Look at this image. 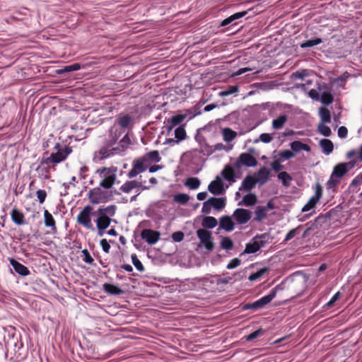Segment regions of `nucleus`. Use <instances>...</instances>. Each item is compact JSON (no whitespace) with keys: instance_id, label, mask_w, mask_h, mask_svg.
I'll return each mask as SVG.
<instances>
[{"instance_id":"0eeeda50","label":"nucleus","mask_w":362,"mask_h":362,"mask_svg":"<svg viewBox=\"0 0 362 362\" xmlns=\"http://www.w3.org/2000/svg\"><path fill=\"white\" fill-rule=\"evenodd\" d=\"M276 296V288H274L272 290H270L269 294L262 297L261 298L258 299L257 300L252 303H247L244 305L245 310L248 309H254L257 310L261 308L264 307L266 305L269 303Z\"/></svg>"},{"instance_id":"bf43d9fd","label":"nucleus","mask_w":362,"mask_h":362,"mask_svg":"<svg viewBox=\"0 0 362 362\" xmlns=\"http://www.w3.org/2000/svg\"><path fill=\"white\" fill-rule=\"evenodd\" d=\"M281 160L280 159H276L271 163L272 168L276 173H278L284 169V165H281Z\"/></svg>"},{"instance_id":"5fc2aeb1","label":"nucleus","mask_w":362,"mask_h":362,"mask_svg":"<svg viewBox=\"0 0 362 362\" xmlns=\"http://www.w3.org/2000/svg\"><path fill=\"white\" fill-rule=\"evenodd\" d=\"M319 132L325 136H329L332 134L331 129L325 124H320L318 126Z\"/></svg>"},{"instance_id":"4468645a","label":"nucleus","mask_w":362,"mask_h":362,"mask_svg":"<svg viewBox=\"0 0 362 362\" xmlns=\"http://www.w3.org/2000/svg\"><path fill=\"white\" fill-rule=\"evenodd\" d=\"M135 188H141L142 190L148 189V187L142 185L141 182L137 180H128L119 187V190L124 193L129 194Z\"/></svg>"},{"instance_id":"13d9d810","label":"nucleus","mask_w":362,"mask_h":362,"mask_svg":"<svg viewBox=\"0 0 362 362\" xmlns=\"http://www.w3.org/2000/svg\"><path fill=\"white\" fill-rule=\"evenodd\" d=\"M238 91V87L237 86H230L225 90L221 93L222 96H228L233 94Z\"/></svg>"},{"instance_id":"c9c22d12","label":"nucleus","mask_w":362,"mask_h":362,"mask_svg":"<svg viewBox=\"0 0 362 362\" xmlns=\"http://www.w3.org/2000/svg\"><path fill=\"white\" fill-rule=\"evenodd\" d=\"M185 115H176L173 116L169 121L170 125L168 129H172L174 127L180 124L185 119Z\"/></svg>"},{"instance_id":"7c9ffc66","label":"nucleus","mask_w":362,"mask_h":362,"mask_svg":"<svg viewBox=\"0 0 362 362\" xmlns=\"http://www.w3.org/2000/svg\"><path fill=\"white\" fill-rule=\"evenodd\" d=\"M339 182L340 179L336 177H333V175L331 174L329 179L327 180L326 183L327 190H331L332 193H336L337 187L339 185Z\"/></svg>"},{"instance_id":"6e6552de","label":"nucleus","mask_w":362,"mask_h":362,"mask_svg":"<svg viewBox=\"0 0 362 362\" xmlns=\"http://www.w3.org/2000/svg\"><path fill=\"white\" fill-rule=\"evenodd\" d=\"M258 161L255 156L248 153H242L233 165L235 169H240L243 166L247 168L255 167Z\"/></svg>"},{"instance_id":"052dcab7","label":"nucleus","mask_w":362,"mask_h":362,"mask_svg":"<svg viewBox=\"0 0 362 362\" xmlns=\"http://www.w3.org/2000/svg\"><path fill=\"white\" fill-rule=\"evenodd\" d=\"M322 192H323V190H322V187L321 185L319 183H317L315 185V195L313 196V197H314L315 199H317L319 202L320 198L322 197Z\"/></svg>"},{"instance_id":"a878e982","label":"nucleus","mask_w":362,"mask_h":362,"mask_svg":"<svg viewBox=\"0 0 362 362\" xmlns=\"http://www.w3.org/2000/svg\"><path fill=\"white\" fill-rule=\"evenodd\" d=\"M144 159L148 162V165L151 163H158L161 160V157L160 156L159 152L158 151H151L148 153H146L143 156Z\"/></svg>"},{"instance_id":"f704fd0d","label":"nucleus","mask_w":362,"mask_h":362,"mask_svg":"<svg viewBox=\"0 0 362 362\" xmlns=\"http://www.w3.org/2000/svg\"><path fill=\"white\" fill-rule=\"evenodd\" d=\"M209 202L212 207L216 210H221L226 205L225 199L223 198L211 197L209 198Z\"/></svg>"},{"instance_id":"09e8293b","label":"nucleus","mask_w":362,"mask_h":362,"mask_svg":"<svg viewBox=\"0 0 362 362\" xmlns=\"http://www.w3.org/2000/svg\"><path fill=\"white\" fill-rule=\"evenodd\" d=\"M303 228L302 225L298 226V227L291 230L286 235L284 243H286L292 238H293L297 234L300 233V230Z\"/></svg>"},{"instance_id":"79ce46f5","label":"nucleus","mask_w":362,"mask_h":362,"mask_svg":"<svg viewBox=\"0 0 362 362\" xmlns=\"http://www.w3.org/2000/svg\"><path fill=\"white\" fill-rule=\"evenodd\" d=\"M320 115L323 123H329L331 122V115L329 110L326 107H320Z\"/></svg>"},{"instance_id":"f03ea898","label":"nucleus","mask_w":362,"mask_h":362,"mask_svg":"<svg viewBox=\"0 0 362 362\" xmlns=\"http://www.w3.org/2000/svg\"><path fill=\"white\" fill-rule=\"evenodd\" d=\"M116 210L117 206L114 204L107 206H100L98 209L95 223L100 235H103L101 231H104L110 226L112 217L115 215Z\"/></svg>"},{"instance_id":"b1692460","label":"nucleus","mask_w":362,"mask_h":362,"mask_svg":"<svg viewBox=\"0 0 362 362\" xmlns=\"http://www.w3.org/2000/svg\"><path fill=\"white\" fill-rule=\"evenodd\" d=\"M291 151L299 152L300 151H310V146L306 144H303L300 141H294L291 143Z\"/></svg>"},{"instance_id":"8fccbe9b","label":"nucleus","mask_w":362,"mask_h":362,"mask_svg":"<svg viewBox=\"0 0 362 362\" xmlns=\"http://www.w3.org/2000/svg\"><path fill=\"white\" fill-rule=\"evenodd\" d=\"M221 247L224 250H230L233 247V242L230 238L224 237L221 241Z\"/></svg>"},{"instance_id":"e2e57ef3","label":"nucleus","mask_w":362,"mask_h":362,"mask_svg":"<svg viewBox=\"0 0 362 362\" xmlns=\"http://www.w3.org/2000/svg\"><path fill=\"white\" fill-rule=\"evenodd\" d=\"M184 237L185 235L182 231H176L172 234V238L175 242H181Z\"/></svg>"},{"instance_id":"f257e3e1","label":"nucleus","mask_w":362,"mask_h":362,"mask_svg":"<svg viewBox=\"0 0 362 362\" xmlns=\"http://www.w3.org/2000/svg\"><path fill=\"white\" fill-rule=\"evenodd\" d=\"M123 133V130L117 126H113L109 129L107 136L105 138L103 146L98 153L100 159L103 160L119 153V148L113 147Z\"/></svg>"},{"instance_id":"69168bd1","label":"nucleus","mask_w":362,"mask_h":362,"mask_svg":"<svg viewBox=\"0 0 362 362\" xmlns=\"http://www.w3.org/2000/svg\"><path fill=\"white\" fill-rule=\"evenodd\" d=\"M100 245L103 250L105 253H109L110 252V245L108 241L106 239L100 240Z\"/></svg>"},{"instance_id":"c85d7f7f","label":"nucleus","mask_w":362,"mask_h":362,"mask_svg":"<svg viewBox=\"0 0 362 362\" xmlns=\"http://www.w3.org/2000/svg\"><path fill=\"white\" fill-rule=\"evenodd\" d=\"M132 121V118L129 115H119L117 119V123L120 127L119 128L125 129L127 128Z\"/></svg>"},{"instance_id":"473e14b6","label":"nucleus","mask_w":362,"mask_h":362,"mask_svg":"<svg viewBox=\"0 0 362 362\" xmlns=\"http://www.w3.org/2000/svg\"><path fill=\"white\" fill-rule=\"evenodd\" d=\"M255 217L254 218L256 221H261L267 217V209L265 206H258L255 211Z\"/></svg>"},{"instance_id":"49530a36","label":"nucleus","mask_w":362,"mask_h":362,"mask_svg":"<svg viewBox=\"0 0 362 362\" xmlns=\"http://www.w3.org/2000/svg\"><path fill=\"white\" fill-rule=\"evenodd\" d=\"M189 196L187 194H177L174 196L173 200L182 205H185L189 200Z\"/></svg>"},{"instance_id":"bb28decb","label":"nucleus","mask_w":362,"mask_h":362,"mask_svg":"<svg viewBox=\"0 0 362 362\" xmlns=\"http://www.w3.org/2000/svg\"><path fill=\"white\" fill-rule=\"evenodd\" d=\"M256 179L261 185L264 184L269 177V170L266 167L261 168L257 173Z\"/></svg>"},{"instance_id":"ddd939ff","label":"nucleus","mask_w":362,"mask_h":362,"mask_svg":"<svg viewBox=\"0 0 362 362\" xmlns=\"http://www.w3.org/2000/svg\"><path fill=\"white\" fill-rule=\"evenodd\" d=\"M251 214V212L247 209H237L233 213V216L238 223L245 224L250 220Z\"/></svg>"},{"instance_id":"c03bdc74","label":"nucleus","mask_w":362,"mask_h":362,"mask_svg":"<svg viewBox=\"0 0 362 362\" xmlns=\"http://www.w3.org/2000/svg\"><path fill=\"white\" fill-rule=\"evenodd\" d=\"M257 201V197L254 194H248L245 195L243 199V204L247 206L255 205Z\"/></svg>"},{"instance_id":"1a4fd4ad","label":"nucleus","mask_w":362,"mask_h":362,"mask_svg":"<svg viewBox=\"0 0 362 362\" xmlns=\"http://www.w3.org/2000/svg\"><path fill=\"white\" fill-rule=\"evenodd\" d=\"M149 166L148 162L143 156L135 159L132 163V168L128 172L127 177L129 178L135 177L137 175L146 170Z\"/></svg>"},{"instance_id":"f8f14e48","label":"nucleus","mask_w":362,"mask_h":362,"mask_svg":"<svg viewBox=\"0 0 362 362\" xmlns=\"http://www.w3.org/2000/svg\"><path fill=\"white\" fill-rule=\"evenodd\" d=\"M160 233L151 229H144L141 233V237L149 245H154L160 239Z\"/></svg>"},{"instance_id":"864d4df0","label":"nucleus","mask_w":362,"mask_h":362,"mask_svg":"<svg viewBox=\"0 0 362 362\" xmlns=\"http://www.w3.org/2000/svg\"><path fill=\"white\" fill-rule=\"evenodd\" d=\"M278 156L284 160H289L295 156V153L291 150H283L279 151Z\"/></svg>"},{"instance_id":"72a5a7b5","label":"nucleus","mask_w":362,"mask_h":362,"mask_svg":"<svg viewBox=\"0 0 362 362\" xmlns=\"http://www.w3.org/2000/svg\"><path fill=\"white\" fill-rule=\"evenodd\" d=\"M131 144V139L129 136V134L127 133L119 141V146L117 148H119V152H121L127 150Z\"/></svg>"},{"instance_id":"338daca9","label":"nucleus","mask_w":362,"mask_h":362,"mask_svg":"<svg viewBox=\"0 0 362 362\" xmlns=\"http://www.w3.org/2000/svg\"><path fill=\"white\" fill-rule=\"evenodd\" d=\"M240 264V260L238 258H234L228 262V264L227 265V269H232L236 268Z\"/></svg>"},{"instance_id":"c756f323","label":"nucleus","mask_w":362,"mask_h":362,"mask_svg":"<svg viewBox=\"0 0 362 362\" xmlns=\"http://www.w3.org/2000/svg\"><path fill=\"white\" fill-rule=\"evenodd\" d=\"M320 145L322 148L323 153L329 155L333 151L334 145L331 140L327 139H322L320 141Z\"/></svg>"},{"instance_id":"f3484780","label":"nucleus","mask_w":362,"mask_h":362,"mask_svg":"<svg viewBox=\"0 0 362 362\" xmlns=\"http://www.w3.org/2000/svg\"><path fill=\"white\" fill-rule=\"evenodd\" d=\"M208 189L213 194H221L223 191V184L222 181L217 177L216 180L211 182L208 186Z\"/></svg>"},{"instance_id":"20e7f679","label":"nucleus","mask_w":362,"mask_h":362,"mask_svg":"<svg viewBox=\"0 0 362 362\" xmlns=\"http://www.w3.org/2000/svg\"><path fill=\"white\" fill-rule=\"evenodd\" d=\"M87 197L90 203L96 205L111 201L113 199V193L105 189H103L99 186L90 189Z\"/></svg>"},{"instance_id":"0e129e2a","label":"nucleus","mask_w":362,"mask_h":362,"mask_svg":"<svg viewBox=\"0 0 362 362\" xmlns=\"http://www.w3.org/2000/svg\"><path fill=\"white\" fill-rule=\"evenodd\" d=\"M262 333H263V330L262 329H259L250 333V334H248L246 337V339L247 341H252V340L256 339L257 337H258Z\"/></svg>"},{"instance_id":"a19ab883","label":"nucleus","mask_w":362,"mask_h":362,"mask_svg":"<svg viewBox=\"0 0 362 362\" xmlns=\"http://www.w3.org/2000/svg\"><path fill=\"white\" fill-rule=\"evenodd\" d=\"M187 137V133L183 126L177 127L175 130V139H177L179 142L183 141Z\"/></svg>"},{"instance_id":"5701e85b","label":"nucleus","mask_w":362,"mask_h":362,"mask_svg":"<svg viewBox=\"0 0 362 362\" xmlns=\"http://www.w3.org/2000/svg\"><path fill=\"white\" fill-rule=\"evenodd\" d=\"M220 228L226 231H231L234 229V223L228 216H223L220 218Z\"/></svg>"},{"instance_id":"2f4dec72","label":"nucleus","mask_w":362,"mask_h":362,"mask_svg":"<svg viewBox=\"0 0 362 362\" xmlns=\"http://www.w3.org/2000/svg\"><path fill=\"white\" fill-rule=\"evenodd\" d=\"M288 120L286 115H281L272 121V127L274 129H281Z\"/></svg>"},{"instance_id":"2eb2a0df","label":"nucleus","mask_w":362,"mask_h":362,"mask_svg":"<svg viewBox=\"0 0 362 362\" xmlns=\"http://www.w3.org/2000/svg\"><path fill=\"white\" fill-rule=\"evenodd\" d=\"M232 277L231 276H225V277H221V276L219 275H216V276H214L211 278V279L210 280H207L206 281V284L207 283H210L211 284H214L215 286H213L211 288L212 290L214 291H216V290H218L219 288L218 286L221 284H229L231 281H232Z\"/></svg>"},{"instance_id":"7ed1b4c3","label":"nucleus","mask_w":362,"mask_h":362,"mask_svg":"<svg viewBox=\"0 0 362 362\" xmlns=\"http://www.w3.org/2000/svg\"><path fill=\"white\" fill-rule=\"evenodd\" d=\"M116 168L103 167L98 168L95 173L100 179L99 186L105 189H110L115 185L117 180Z\"/></svg>"},{"instance_id":"423d86ee","label":"nucleus","mask_w":362,"mask_h":362,"mask_svg":"<svg viewBox=\"0 0 362 362\" xmlns=\"http://www.w3.org/2000/svg\"><path fill=\"white\" fill-rule=\"evenodd\" d=\"M93 207L90 205H86L79 212L76 217L78 224L82 226L88 230H93L92 223V216L93 214Z\"/></svg>"},{"instance_id":"603ef678","label":"nucleus","mask_w":362,"mask_h":362,"mask_svg":"<svg viewBox=\"0 0 362 362\" xmlns=\"http://www.w3.org/2000/svg\"><path fill=\"white\" fill-rule=\"evenodd\" d=\"M333 100L334 98L329 92H324L321 95V101L325 105H330Z\"/></svg>"},{"instance_id":"9d476101","label":"nucleus","mask_w":362,"mask_h":362,"mask_svg":"<svg viewBox=\"0 0 362 362\" xmlns=\"http://www.w3.org/2000/svg\"><path fill=\"white\" fill-rule=\"evenodd\" d=\"M54 148L57 149V151L51 154L54 165L65 160L72 152V148L71 146H66L64 148H61L59 143L55 145Z\"/></svg>"},{"instance_id":"37998d69","label":"nucleus","mask_w":362,"mask_h":362,"mask_svg":"<svg viewBox=\"0 0 362 362\" xmlns=\"http://www.w3.org/2000/svg\"><path fill=\"white\" fill-rule=\"evenodd\" d=\"M200 184V180L197 177H189L185 182V185L192 189H197Z\"/></svg>"},{"instance_id":"680f3d73","label":"nucleus","mask_w":362,"mask_h":362,"mask_svg":"<svg viewBox=\"0 0 362 362\" xmlns=\"http://www.w3.org/2000/svg\"><path fill=\"white\" fill-rule=\"evenodd\" d=\"M37 199L40 204L44 203L47 197V192L44 189H38L36 192Z\"/></svg>"},{"instance_id":"39448f33","label":"nucleus","mask_w":362,"mask_h":362,"mask_svg":"<svg viewBox=\"0 0 362 362\" xmlns=\"http://www.w3.org/2000/svg\"><path fill=\"white\" fill-rule=\"evenodd\" d=\"M269 234L263 233L255 236L250 243L246 244L244 252L252 254L257 252L261 247L269 243Z\"/></svg>"},{"instance_id":"4d7b16f0","label":"nucleus","mask_w":362,"mask_h":362,"mask_svg":"<svg viewBox=\"0 0 362 362\" xmlns=\"http://www.w3.org/2000/svg\"><path fill=\"white\" fill-rule=\"evenodd\" d=\"M132 260L133 264L134 265V267H136V269L137 270H139V272H143L144 270V267L142 263L138 259L137 256L135 254L132 255Z\"/></svg>"},{"instance_id":"412c9836","label":"nucleus","mask_w":362,"mask_h":362,"mask_svg":"<svg viewBox=\"0 0 362 362\" xmlns=\"http://www.w3.org/2000/svg\"><path fill=\"white\" fill-rule=\"evenodd\" d=\"M348 173L347 168L345 166V164L343 163H339L337 164L333 169L332 175L333 177H336L339 179L342 178L345 176Z\"/></svg>"},{"instance_id":"aec40b11","label":"nucleus","mask_w":362,"mask_h":362,"mask_svg":"<svg viewBox=\"0 0 362 362\" xmlns=\"http://www.w3.org/2000/svg\"><path fill=\"white\" fill-rule=\"evenodd\" d=\"M222 176L225 180L230 182H235V173L232 166L226 165L221 172Z\"/></svg>"},{"instance_id":"774afa93","label":"nucleus","mask_w":362,"mask_h":362,"mask_svg":"<svg viewBox=\"0 0 362 362\" xmlns=\"http://www.w3.org/2000/svg\"><path fill=\"white\" fill-rule=\"evenodd\" d=\"M362 184V173L358 174L351 182L350 187H355Z\"/></svg>"},{"instance_id":"6e6d98bb","label":"nucleus","mask_w":362,"mask_h":362,"mask_svg":"<svg viewBox=\"0 0 362 362\" xmlns=\"http://www.w3.org/2000/svg\"><path fill=\"white\" fill-rule=\"evenodd\" d=\"M81 253H82V257H83V260L86 262V263H88L89 264H93V262H94V259L92 257V256L90 255V252H88V250L87 249H84L81 251Z\"/></svg>"},{"instance_id":"58836bf2","label":"nucleus","mask_w":362,"mask_h":362,"mask_svg":"<svg viewBox=\"0 0 362 362\" xmlns=\"http://www.w3.org/2000/svg\"><path fill=\"white\" fill-rule=\"evenodd\" d=\"M237 136V133L230 128H225L223 130V140L226 142L233 141Z\"/></svg>"},{"instance_id":"a18cd8bd","label":"nucleus","mask_w":362,"mask_h":362,"mask_svg":"<svg viewBox=\"0 0 362 362\" xmlns=\"http://www.w3.org/2000/svg\"><path fill=\"white\" fill-rule=\"evenodd\" d=\"M269 272V269L267 267L262 268L259 269L257 272L252 273L248 277V279L250 281H256L259 279H260L265 273Z\"/></svg>"},{"instance_id":"9b49d317","label":"nucleus","mask_w":362,"mask_h":362,"mask_svg":"<svg viewBox=\"0 0 362 362\" xmlns=\"http://www.w3.org/2000/svg\"><path fill=\"white\" fill-rule=\"evenodd\" d=\"M197 235L202 244L208 251H212L214 248V243L212 241L211 233L206 229H199Z\"/></svg>"},{"instance_id":"4c0bfd02","label":"nucleus","mask_w":362,"mask_h":362,"mask_svg":"<svg viewBox=\"0 0 362 362\" xmlns=\"http://www.w3.org/2000/svg\"><path fill=\"white\" fill-rule=\"evenodd\" d=\"M218 224L217 220L213 216H206L202 221V226L205 228H214Z\"/></svg>"},{"instance_id":"e433bc0d","label":"nucleus","mask_w":362,"mask_h":362,"mask_svg":"<svg viewBox=\"0 0 362 362\" xmlns=\"http://www.w3.org/2000/svg\"><path fill=\"white\" fill-rule=\"evenodd\" d=\"M81 66L80 64L74 63V64H71V65L65 66L64 68H62L61 69L57 70L56 72L58 74H64V73H68V72H72V71H78V70L81 69Z\"/></svg>"},{"instance_id":"de8ad7c7","label":"nucleus","mask_w":362,"mask_h":362,"mask_svg":"<svg viewBox=\"0 0 362 362\" xmlns=\"http://www.w3.org/2000/svg\"><path fill=\"white\" fill-rule=\"evenodd\" d=\"M278 178L282 181L284 186H288L290 182L292 180V177L287 172H280L278 174Z\"/></svg>"},{"instance_id":"4be33fe9","label":"nucleus","mask_w":362,"mask_h":362,"mask_svg":"<svg viewBox=\"0 0 362 362\" xmlns=\"http://www.w3.org/2000/svg\"><path fill=\"white\" fill-rule=\"evenodd\" d=\"M103 288L105 293L110 295L119 296L124 293L122 289L112 284L105 283Z\"/></svg>"},{"instance_id":"6ab92c4d","label":"nucleus","mask_w":362,"mask_h":362,"mask_svg":"<svg viewBox=\"0 0 362 362\" xmlns=\"http://www.w3.org/2000/svg\"><path fill=\"white\" fill-rule=\"evenodd\" d=\"M11 217L14 223L21 226L25 223L24 214L18 209H13L11 211Z\"/></svg>"},{"instance_id":"cd10ccee","label":"nucleus","mask_w":362,"mask_h":362,"mask_svg":"<svg viewBox=\"0 0 362 362\" xmlns=\"http://www.w3.org/2000/svg\"><path fill=\"white\" fill-rule=\"evenodd\" d=\"M44 223L46 227L51 228L54 230L57 229L56 221L53 216L47 210L44 211Z\"/></svg>"},{"instance_id":"ea45409f","label":"nucleus","mask_w":362,"mask_h":362,"mask_svg":"<svg viewBox=\"0 0 362 362\" xmlns=\"http://www.w3.org/2000/svg\"><path fill=\"white\" fill-rule=\"evenodd\" d=\"M322 42V40L319 37H315L313 39H310L308 40L305 41L304 42L301 43L300 47L303 49L314 47L315 45H317Z\"/></svg>"},{"instance_id":"dca6fc26","label":"nucleus","mask_w":362,"mask_h":362,"mask_svg":"<svg viewBox=\"0 0 362 362\" xmlns=\"http://www.w3.org/2000/svg\"><path fill=\"white\" fill-rule=\"evenodd\" d=\"M9 263L16 273L23 276H28L30 272L27 267L18 262L13 258H9Z\"/></svg>"},{"instance_id":"3c124183","label":"nucleus","mask_w":362,"mask_h":362,"mask_svg":"<svg viewBox=\"0 0 362 362\" xmlns=\"http://www.w3.org/2000/svg\"><path fill=\"white\" fill-rule=\"evenodd\" d=\"M318 201L315 199L314 197H310L308 202L304 205V206L302 209L303 212L308 211L310 209L315 207L316 204H317Z\"/></svg>"},{"instance_id":"a211bd4d","label":"nucleus","mask_w":362,"mask_h":362,"mask_svg":"<svg viewBox=\"0 0 362 362\" xmlns=\"http://www.w3.org/2000/svg\"><path fill=\"white\" fill-rule=\"evenodd\" d=\"M257 182H258V181L256 179V177H255L254 176L247 175L243 180L242 185L240 187L239 190L240 191L251 190L252 189H253L255 187V185Z\"/></svg>"},{"instance_id":"393cba45","label":"nucleus","mask_w":362,"mask_h":362,"mask_svg":"<svg viewBox=\"0 0 362 362\" xmlns=\"http://www.w3.org/2000/svg\"><path fill=\"white\" fill-rule=\"evenodd\" d=\"M247 13V11L235 13L231 15L230 16L226 18V19H224L221 23V26H223V27L226 26V25L232 23L233 21L244 17L245 16H246Z\"/></svg>"}]
</instances>
